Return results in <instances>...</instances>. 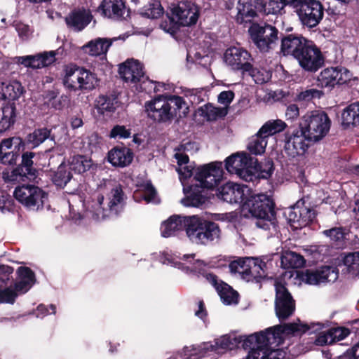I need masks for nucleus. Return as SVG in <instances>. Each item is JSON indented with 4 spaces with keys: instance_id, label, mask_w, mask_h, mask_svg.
<instances>
[{
    "instance_id": "f257e3e1",
    "label": "nucleus",
    "mask_w": 359,
    "mask_h": 359,
    "mask_svg": "<svg viewBox=\"0 0 359 359\" xmlns=\"http://www.w3.org/2000/svg\"><path fill=\"white\" fill-rule=\"evenodd\" d=\"M281 326H273L259 333L249 336L225 334L216 339L214 342H204L197 347L186 348L184 350L185 359H199L211 352L217 353L231 350L241 344L244 349H249L245 359H285L286 353L278 348L284 334L300 330L294 325H288L285 329Z\"/></svg>"
},
{
    "instance_id": "f03ea898",
    "label": "nucleus",
    "mask_w": 359,
    "mask_h": 359,
    "mask_svg": "<svg viewBox=\"0 0 359 359\" xmlns=\"http://www.w3.org/2000/svg\"><path fill=\"white\" fill-rule=\"evenodd\" d=\"M100 194L88 201L87 204L82 201L81 197L74 193L67 199L70 212L74 209L77 201L86 208L87 214L94 219L100 221L110 216L111 214H117L121 204L123 200V194L120 185L114 181L104 180L98 187Z\"/></svg>"
},
{
    "instance_id": "7ed1b4c3",
    "label": "nucleus",
    "mask_w": 359,
    "mask_h": 359,
    "mask_svg": "<svg viewBox=\"0 0 359 359\" xmlns=\"http://www.w3.org/2000/svg\"><path fill=\"white\" fill-rule=\"evenodd\" d=\"M222 176V164L220 162L198 167L194 179L198 184L183 187L185 197L181 200V203L187 207H198L203 204L206 198L198 188L212 189L221 181Z\"/></svg>"
},
{
    "instance_id": "20e7f679",
    "label": "nucleus",
    "mask_w": 359,
    "mask_h": 359,
    "mask_svg": "<svg viewBox=\"0 0 359 359\" xmlns=\"http://www.w3.org/2000/svg\"><path fill=\"white\" fill-rule=\"evenodd\" d=\"M184 229L189 241L198 245L217 242L221 236L217 224L204 220L196 215L185 217Z\"/></svg>"
},
{
    "instance_id": "39448f33",
    "label": "nucleus",
    "mask_w": 359,
    "mask_h": 359,
    "mask_svg": "<svg viewBox=\"0 0 359 359\" xmlns=\"http://www.w3.org/2000/svg\"><path fill=\"white\" fill-rule=\"evenodd\" d=\"M62 82L65 87L69 90L88 93L99 86L100 79L90 70L71 65L65 69Z\"/></svg>"
},
{
    "instance_id": "423d86ee",
    "label": "nucleus",
    "mask_w": 359,
    "mask_h": 359,
    "mask_svg": "<svg viewBox=\"0 0 359 359\" xmlns=\"http://www.w3.org/2000/svg\"><path fill=\"white\" fill-rule=\"evenodd\" d=\"M330 120L326 113L313 111L304 115L299 127L312 141H318L325 137L330 128Z\"/></svg>"
},
{
    "instance_id": "0eeeda50",
    "label": "nucleus",
    "mask_w": 359,
    "mask_h": 359,
    "mask_svg": "<svg viewBox=\"0 0 359 359\" xmlns=\"http://www.w3.org/2000/svg\"><path fill=\"white\" fill-rule=\"evenodd\" d=\"M241 209L245 217L266 219L272 215L273 202L269 196L264 194H255L250 189V194L246 197Z\"/></svg>"
},
{
    "instance_id": "6e6552de",
    "label": "nucleus",
    "mask_w": 359,
    "mask_h": 359,
    "mask_svg": "<svg viewBox=\"0 0 359 359\" xmlns=\"http://www.w3.org/2000/svg\"><path fill=\"white\" fill-rule=\"evenodd\" d=\"M266 264L262 259L254 257L238 258L229 264L232 273H238L246 281H259L265 276Z\"/></svg>"
},
{
    "instance_id": "1a4fd4ad",
    "label": "nucleus",
    "mask_w": 359,
    "mask_h": 359,
    "mask_svg": "<svg viewBox=\"0 0 359 359\" xmlns=\"http://www.w3.org/2000/svg\"><path fill=\"white\" fill-rule=\"evenodd\" d=\"M18 280L14 287L0 289V304H13L18 297V293L27 292L35 283L34 272L28 267H20L18 269Z\"/></svg>"
},
{
    "instance_id": "9d476101",
    "label": "nucleus",
    "mask_w": 359,
    "mask_h": 359,
    "mask_svg": "<svg viewBox=\"0 0 359 359\" xmlns=\"http://www.w3.org/2000/svg\"><path fill=\"white\" fill-rule=\"evenodd\" d=\"M288 325H294L297 328L302 327V329H300L299 331L294 330L292 332L284 334L280 344H282L285 338L288 337L297 336L305 332H309V334L318 332V334L315 339V344L318 346H324L333 343V338H332V337L331 335L330 329L323 331L324 328L328 326L327 323H313L309 325L307 324L301 323L300 320H298L297 322L286 323L284 325H278V326H281L283 327L282 329H285Z\"/></svg>"
},
{
    "instance_id": "9b49d317",
    "label": "nucleus",
    "mask_w": 359,
    "mask_h": 359,
    "mask_svg": "<svg viewBox=\"0 0 359 359\" xmlns=\"http://www.w3.org/2000/svg\"><path fill=\"white\" fill-rule=\"evenodd\" d=\"M13 194L18 201L32 210L42 208L47 198V194L42 189L29 184L17 187Z\"/></svg>"
},
{
    "instance_id": "f8f14e48",
    "label": "nucleus",
    "mask_w": 359,
    "mask_h": 359,
    "mask_svg": "<svg viewBox=\"0 0 359 359\" xmlns=\"http://www.w3.org/2000/svg\"><path fill=\"white\" fill-rule=\"evenodd\" d=\"M118 73L122 79L127 83H136L142 82L144 87H141L144 90H147V88L154 87V90L157 91L156 85L151 81L144 76L142 65L137 60L133 59L128 60L121 64L118 68Z\"/></svg>"
},
{
    "instance_id": "ddd939ff",
    "label": "nucleus",
    "mask_w": 359,
    "mask_h": 359,
    "mask_svg": "<svg viewBox=\"0 0 359 359\" xmlns=\"http://www.w3.org/2000/svg\"><path fill=\"white\" fill-rule=\"evenodd\" d=\"M251 158L246 153H236L225 160V168L246 182H252L255 177L253 168L250 166Z\"/></svg>"
},
{
    "instance_id": "4468645a",
    "label": "nucleus",
    "mask_w": 359,
    "mask_h": 359,
    "mask_svg": "<svg viewBox=\"0 0 359 359\" xmlns=\"http://www.w3.org/2000/svg\"><path fill=\"white\" fill-rule=\"evenodd\" d=\"M251 38L257 47L262 52L274 48L278 42V30L271 26H252L250 29Z\"/></svg>"
},
{
    "instance_id": "2eb2a0df",
    "label": "nucleus",
    "mask_w": 359,
    "mask_h": 359,
    "mask_svg": "<svg viewBox=\"0 0 359 359\" xmlns=\"http://www.w3.org/2000/svg\"><path fill=\"white\" fill-rule=\"evenodd\" d=\"M300 67L306 71L315 72L324 64V57L319 48L309 41L295 58Z\"/></svg>"
},
{
    "instance_id": "dca6fc26",
    "label": "nucleus",
    "mask_w": 359,
    "mask_h": 359,
    "mask_svg": "<svg viewBox=\"0 0 359 359\" xmlns=\"http://www.w3.org/2000/svg\"><path fill=\"white\" fill-rule=\"evenodd\" d=\"M225 63L232 69L241 71L243 75L251 68L253 57L245 48L239 46H232L227 48L224 53Z\"/></svg>"
},
{
    "instance_id": "f3484780",
    "label": "nucleus",
    "mask_w": 359,
    "mask_h": 359,
    "mask_svg": "<svg viewBox=\"0 0 359 359\" xmlns=\"http://www.w3.org/2000/svg\"><path fill=\"white\" fill-rule=\"evenodd\" d=\"M250 194L247 185L229 182L217 189V196L222 201L230 204L243 205L246 197Z\"/></svg>"
},
{
    "instance_id": "a211bd4d",
    "label": "nucleus",
    "mask_w": 359,
    "mask_h": 359,
    "mask_svg": "<svg viewBox=\"0 0 359 359\" xmlns=\"http://www.w3.org/2000/svg\"><path fill=\"white\" fill-rule=\"evenodd\" d=\"M145 111L149 118L158 122H167L174 113L165 95H158L145 103Z\"/></svg>"
},
{
    "instance_id": "6ab92c4d",
    "label": "nucleus",
    "mask_w": 359,
    "mask_h": 359,
    "mask_svg": "<svg viewBox=\"0 0 359 359\" xmlns=\"http://www.w3.org/2000/svg\"><path fill=\"white\" fill-rule=\"evenodd\" d=\"M285 214L287 216L289 224L293 229H299L306 226L316 217L315 210L305 206L304 203L302 201H297Z\"/></svg>"
},
{
    "instance_id": "aec40b11",
    "label": "nucleus",
    "mask_w": 359,
    "mask_h": 359,
    "mask_svg": "<svg viewBox=\"0 0 359 359\" xmlns=\"http://www.w3.org/2000/svg\"><path fill=\"white\" fill-rule=\"evenodd\" d=\"M275 311L279 320L287 319L295 311V303L284 285L276 282Z\"/></svg>"
},
{
    "instance_id": "412c9836",
    "label": "nucleus",
    "mask_w": 359,
    "mask_h": 359,
    "mask_svg": "<svg viewBox=\"0 0 359 359\" xmlns=\"http://www.w3.org/2000/svg\"><path fill=\"white\" fill-rule=\"evenodd\" d=\"M302 23L310 28L319 24L323 17V8L316 0H305L296 11Z\"/></svg>"
},
{
    "instance_id": "4be33fe9",
    "label": "nucleus",
    "mask_w": 359,
    "mask_h": 359,
    "mask_svg": "<svg viewBox=\"0 0 359 359\" xmlns=\"http://www.w3.org/2000/svg\"><path fill=\"white\" fill-rule=\"evenodd\" d=\"M352 74L344 67H327L318 76V86L321 88H332L337 84H343L351 79Z\"/></svg>"
},
{
    "instance_id": "5701e85b",
    "label": "nucleus",
    "mask_w": 359,
    "mask_h": 359,
    "mask_svg": "<svg viewBox=\"0 0 359 359\" xmlns=\"http://www.w3.org/2000/svg\"><path fill=\"white\" fill-rule=\"evenodd\" d=\"M173 18L182 26H191L197 22L199 8L191 1H182L172 8Z\"/></svg>"
},
{
    "instance_id": "b1692460",
    "label": "nucleus",
    "mask_w": 359,
    "mask_h": 359,
    "mask_svg": "<svg viewBox=\"0 0 359 359\" xmlns=\"http://www.w3.org/2000/svg\"><path fill=\"white\" fill-rule=\"evenodd\" d=\"M311 140L300 128L295 130L291 134H287L285 137V151L290 157L302 156L309 147V142Z\"/></svg>"
},
{
    "instance_id": "393cba45",
    "label": "nucleus",
    "mask_w": 359,
    "mask_h": 359,
    "mask_svg": "<svg viewBox=\"0 0 359 359\" xmlns=\"http://www.w3.org/2000/svg\"><path fill=\"white\" fill-rule=\"evenodd\" d=\"M339 277L336 267L325 266L315 271H307L303 276V280L310 285H320L334 282Z\"/></svg>"
},
{
    "instance_id": "a878e982",
    "label": "nucleus",
    "mask_w": 359,
    "mask_h": 359,
    "mask_svg": "<svg viewBox=\"0 0 359 359\" xmlns=\"http://www.w3.org/2000/svg\"><path fill=\"white\" fill-rule=\"evenodd\" d=\"M55 51H45L34 55H25L15 57L17 63L24 65L25 67L32 69H41L48 67L56 60Z\"/></svg>"
},
{
    "instance_id": "bb28decb",
    "label": "nucleus",
    "mask_w": 359,
    "mask_h": 359,
    "mask_svg": "<svg viewBox=\"0 0 359 359\" xmlns=\"http://www.w3.org/2000/svg\"><path fill=\"white\" fill-rule=\"evenodd\" d=\"M190 146L191 143L182 144L176 149L177 151L175 154V158L178 165L177 172H178L179 178L183 187H187V180L193 175L194 172L196 173L198 169V168L195 169L192 165L189 163L188 156L184 153V151L188 149L187 147Z\"/></svg>"
},
{
    "instance_id": "cd10ccee",
    "label": "nucleus",
    "mask_w": 359,
    "mask_h": 359,
    "mask_svg": "<svg viewBox=\"0 0 359 359\" xmlns=\"http://www.w3.org/2000/svg\"><path fill=\"white\" fill-rule=\"evenodd\" d=\"M262 0H238L236 20L239 24L251 22L257 11L261 12Z\"/></svg>"
},
{
    "instance_id": "c85d7f7f",
    "label": "nucleus",
    "mask_w": 359,
    "mask_h": 359,
    "mask_svg": "<svg viewBox=\"0 0 359 359\" xmlns=\"http://www.w3.org/2000/svg\"><path fill=\"white\" fill-rule=\"evenodd\" d=\"M128 37V35L123 34L118 37L113 38H97L94 40H91L88 43L83 46V50L85 53L92 55L98 56L101 55H106L109 47L113 44L114 42L117 40L121 39L125 41Z\"/></svg>"
},
{
    "instance_id": "c756f323",
    "label": "nucleus",
    "mask_w": 359,
    "mask_h": 359,
    "mask_svg": "<svg viewBox=\"0 0 359 359\" xmlns=\"http://www.w3.org/2000/svg\"><path fill=\"white\" fill-rule=\"evenodd\" d=\"M208 280L216 289L222 302L226 305L236 304L238 302V294L231 286L217 279V276L209 273Z\"/></svg>"
},
{
    "instance_id": "7c9ffc66",
    "label": "nucleus",
    "mask_w": 359,
    "mask_h": 359,
    "mask_svg": "<svg viewBox=\"0 0 359 359\" xmlns=\"http://www.w3.org/2000/svg\"><path fill=\"white\" fill-rule=\"evenodd\" d=\"M309 41L301 35L289 34L281 40V51L283 55H290L294 58Z\"/></svg>"
},
{
    "instance_id": "2f4dec72",
    "label": "nucleus",
    "mask_w": 359,
    "mask_h": 359,
    "mask_svg": "<svg viewBox=\"0 0 359 359\" xmlns=\"http://www.w3.org/2000/svg\"><path fill=\"white\" fill-rule=\"evenodd\" d=\"M133 158L131 150L125 147H115L108 152V161L115 167L129 165Z\"/></svg>"
},
{
    "instance_id": "473e14b6",
    "label": "nucleus",
    "mask_w": 359,
    "mask_h": 359,
    "mask_svg": "<svg viewBox=\"0 0 359 359\" xmlns=\"http://www.w3.org/2000/svg\"><path fill=\"white\" fill-rule=\"evenodd\" d=\"M126 10L123 0H103L98 7L104 17L119 19L123 17Z\"/></svg>"
},
{
    "instance_id": "72a5a7b5",
    "label": "nucleus",
    "mask_w": 359,
    "mask_h": 359,
    "mask_svg": "<svg viewBox=\"0 0 359 359\" xmlns=\"http://www.w3.org/2000/svg\"><path fill=\"white\" fill-rule=\"evenodd\" d=\"M93 16L89 10L78 9L72 11L66 18L68 26L76 31L84 29L91 21Z\"/></svg>"
},
{
    "instance_id": "f704fd0d",
    "label": "nucleus",
    "mask_w": 359,
    "mask_h": 359,
    "mask_svg": "<svg viewBox=\"0 0 359 359\" xmlns=\"http://www.w3.org/2000/svg\"><path fill=\"white\" fill-rule=\"evenodd\" d=\"M185 217L173 215L163 222L161 226V236L165 238L175 236L178 231L184 229Z\"/></svg>"
},
{
    "instance_id": "c9c22d12",
    "label": "nucleus",
    "mask_w": 359,
    "mask_h": 359,
    "mask_svg": "<svg viewBox=\"0 0 359 359\" xmlns=\"http://www.w3.org/2000/svg\"><path fill=\"white\" fill-rule=\"evenodd\" d=\"M196 113L207 121H215L225 116L227 114V109L226 108L217 107L208 103L199 107Z\"/></svg>"
},
{
    "instance_id": "e433bc0d",
    "label": "nucleus",
    "mask_w": 359,
    "mask_h": 359,
    "mask_svg": "<svg viewBox=\"0 0 359 359\" xmlns=\"http://www.w3.org/2000/svg\"><path fill=\"white\" fill-rule=\"evenodd\" d=\"M342 125L345 127L359 125V102L351 104L341 114Z\"/></svg>"
},
{
    "instance_id": "4c0bfd02",
    "label": "nucleus",
    "mask_w": 359,
    "mask_h": 359,
    "mask_svg": "<svg viewBox=\"0 0 359 359\" xmlns=\"http://www.w3.org/2000/svg\"><path fill=\"white\" fill-rule=\"evenodd\" d=\"M0 90L2 92L3 98L11 100L18 99L23 93V88L21 83L16 81L2 83Z\"/></svg>"
},
{
    "instance_id": "58836bf2",
    "label": "nucleus",
    "mask_w": 359,
    "mask_h": 359,
    "mask_svg": "<svg viewBox=\"0 0 359 359\" xmlns=\"http://www.w3.org/2000/svg\"><path fill=\"white\" fill-rule=\"evenodd\" d=\"M287 127V124L280 119L269 120L266 121L259 130V135H262L267 139L283 131Z\"/></svg>"
},
{
    "instance_id": "ea45409f",
    "label": "nucleus",
    "mask_w": 359,
    "mask_h": 359,
    "mask_svg": "<svg viewBox=\"0 0 359 359\" xmlns=\"http://www.w3.org/2000/svg\"><path fill=\"white\" fill-rule=\"evenodd\" d=\"M268 143V139L262 135H259V131L252 136L248 144L249 151L255 155H261L264 153Z\"/></svg>"
},
{
    "instance_id": "a19ab883",
    "label": "nucleus",
    "mask_w": 359,
    "mask_h": 359,
    "mask_svg": "<svg viewBox=\"0 0 359 359\" xmlns=\"http://www.w3.org/2000/svg\"><path fill=\"white\" fill-rule=\"evenodd\" d=\"M116 98L100 95L95 101V107L100 114L114 112L116 107Z\"/></svg>"
},
{
    "instance_id": "79ce46f5",
    "label": "nucleus",
    "mask_w": 359,
    "mask_h": 359,
    "mask_svg": "<svg viewBox=\"0 0 359 359\" xmlns=\"http://www.w3.org/2000/svg\"><path fill=\"white\" fill-rule=\"evenodd\" d=\"M69 170L77 173H83L90 169L92 165L91 161L83 156H74L67 165Z\"/></svg>"
},
{
    "instance_id": "37998d69",
    "label": "nucleus",
    "mask_w": 359,
    "mask_h": 359,
    "mask_svg": "<svg viewBox=\"0 0 359 359\" xmlns=\"http://www.w3.org/2000/svg\"><path fill=\"white\" fill-rule=\"evenodd\" d=\"M72 177L68 165L62 163L53 176V182L57 187H63L70 181Z\"/></svg>"
},
{
    "instance_id": "c03bdc74",
    "label": "nucleus",
    "mask_w": 359,
    "mask_h": 359,
    "mask_svg": "<svg viewBox=\"0 0 359 359\" xmlns=\"http://www.w3.org/2000/svg\"><path fill=\"white\" fill-rule=\"evenodd\" d=\"M194 254L184 255L182 257H179L178 262L182 265H186V267L192 272L202 273L205 264L199 259H194Z\"/></svg>"
},
{
    "instance_id": "a18cd8bd",
    "label": "nucleus",
    "mask_w": 359,
    "mask_h": 359,
    "mask_svg": "<svg viewBox=\"0 0 359 359\" xmlns=\"http://www.w3.org/2000/svg\"><path fill=\"white\" fill-rule=\"evenodd\" d=\"M281 262L286 267L293 269L302 267L305 262L302 255L294 252H289L283 255Z\"/></svg>"
},
{
    "instance_id": "49530a36",
    "label": "nucleus",
    "mask_w": 359,
    "mask_h": 359,
    "mask_svg": "<svg viewBox=\"0 0 359 359\" xmlns=\"http://www.w3.org/2000/svg\"><path fill=\"white\" fill-rule=\"evenodd\" d=\"M246 74L250 75L254 81L257 84H262L266 83L271 77V73L264 68H256L251 63V68L250 70L246 71Z\"/></svg>"
},
{
    "instance_id": "de8ad7c7",
    "label": "nucleus",
    "mask_w": 359,
    "mask_h": 359,
    "mask_svg": "<svg viewBox=\"0 0 359 359\" xmlns=\"http://www.w3.org/2000/svg\"><path fill=\"white\" fill-rule=\"evenodd\" d=\"M15 109L11 106L3 108V117L0 121V133L8 130L15 121Z\"/></svg>"
},
{
    "instance_id": "09e8293b",
    "label": "nucleus",
    "mask_w": 359,
    "mask_h": 359,
    "mask_svg": "<svg viewBox=\"0 0 359 359\" xmlns=\"http://www.w3.org/2000/svg\"><path fill=\"white\" fill-rule=\"evenodd\" d=\"M25 144L22 140L18 137H13L3 140L0 143V154L15 149H24Z\"/></svg>"
},
{
    "instance_id": "8fccbe9b",
    "label": "nucleus",
    "mask_w": 359,
    "mask_h": 359,
    "mask_svg": "<svg viewBox=\"0 0 359 359\" xmlns=\"http://www.w3.org/2000/svg\"><path fill=\"white\" fill-rule=\"evenodd\" d=\"M342 262L349 272L353 273H359V252L344 255Z\"/></svg>"
},
{
    "instance_id": "3c124183",
    "label": "nucleus",
    "mask_w": 359,
    "mask_h": 359,
    "mask_svg": "<svg viewBox=\"0 0 359 359\" xmlns=\"http://www.w3.org/2000/svg\"><path fill=\"white\" fill-rule=\"evenodd\" d=\"M102 144V140L97 133H92L83 141V148L90 152L97 151Z\"/></svg>"
},
{
    "instance_id": "603ef678",
    "label": "nucleus",
    "mask_w": 359,
    "mask_h": 359,
    "mask_svg": "<svg viewBox=\"0 0 359 359\" xmlns=\"http://www.w3.org/2000/svg\"><path fill=\"white\" fill-rule=\"evenodd\" d=\"M285 7L284 3L280 0H269L266 3L262 2V8L261 12L266 14H278Z\"/></svg>"
},
{
    "instance_id": "864d4df0",
    "label": "nucleus",
    "mask_w": 359,
    "mask_h": 359,
    "mask_svg": "<svg viewBox=\"0 0 359 359\" xmlns=\"http://www.w3.org/2000/svg\"><path fill=\"white\" fill-rule=\"evenodd\" d=\"M50 136V130L47 128L35 130L28 137V140L34 147H37Z\"/></svg>"
},
{
    "instance_id": "5fc2aeb1",
    "label": "nucleus",
    "mask_w": 359,
    "mask_h": 359,
    "mask_svg": "<svg viewBox=\"0 0 359 359\" xmlns=\"http://www.w3.org/2000/svg\"><path fill=\"white\" fill-rule=\"evenodd\" d=\"M22 172V168L20 167L13 170L6 169L2 172V177L6 182H19L25 176Z\"/></svg>"
},
{
    "instance_id": "6e6d98bb",
    "label": "nucleus",
    "mask_w": 359,
    "mask_h": 359,
    "mask_svg": "<svg viewBox=\"0 0 359 359\" xmlns=\"http://www.w3.org/2000/svg\"><path fill=\"white\" fill-rule=\"evenodd\" d=\"M131 135V130L124 126L116 125L110 132V137L118 139H127Z\"/></svg>"
},
{
    "instance_id": "4d7b16f0",
    "label": "nucleus",
    "mask_w": 359,
    "mask_h": 359,
    "mask_svg": "<svg viewBox=\"0 0 359 359\" xmlns=\"http://www.w3.org/2000/svg\"><path fill=\"white\" fill-rule=\"evenodd\" d=\"M20 150V149H15L13 148L11 151L1 154V163L5 165H12L15 163Z\"/></svg>"
},
{
    "instance_id": "13d9d810",
    "label": "nucleus",
    "mask_w": 359,
    "mask_h": 359,
    "mask_svg": "<svg viewBox=\"0 0 359 359\" xmlns=\"http://www.w3.org/2000/svg\"><path fill=\"white\" fill-rule=\"evenodd\" d=\"M15 29L18 32L19 36L22 40L29 39L33 33L32 29L29 25L22 22H19L15 25Z\"/></svg>"
},
{
    "instance_id": "bf43d9fd",
    "label": "nucleus",
    "mask_w": 359,
    "mask_h": 359,
    "mask_svg": "<svg viewBox=\"0 0 359 359\" xmlns=\"http://www.w3.org/2000/svg\"><path fill=\"white\" fill-rule=\"evenodd\" d=\"M144 199L147 203H157L159 202L156 191L151 184H147L144 187Z\"/></svg>"
},
{
    "instance_id": "052dcab7",
    "label": "nucleus",
    "mask_w": 359,
    "mask_h": 359,
    "mask_svg": "<svg viewBox=\"0 0 359 359\" xmlns=\"http://www.w3.org/2000/svg\"><path fill=\"white\" fill-rule=\"evenodd\" d=\"M330 330L332 338H333V343L345 339L350 334L349 330L344 327L331 328Z\"/></svg>"
},
{
    "instance_id": "680f3d73",
    "label": "nucleus",
    "mask_w": 359,
    "mask_h": 359,
    "mask_svg": "<svg viewBox=\"0 0 359 359\" xmlns=\"http://www.w3.org/2000/svg\"><path fill=\"white\" fill-rule=\"evenodd\" d=\"M321 95V91L314 88H311L301 92L298 95V98L300 100L308 101L313 98H319L320 97Z\"/></svg>"
},
{
    "instance_id": "e2e57ef3",
    "label": "nucleus",
    "mask_w": 359,
    "mask_h": 359,
    "mask_svg": "<svg viewBox=\"0 0 359 359\" xmlns=\"http://www.w3.org/2000/svg\"><path fill=\"white\" fill-rule=\"evenodd\" d=\"M234 98V93L231 90L221 92L217 97L218 102L226 107L231 103Z\"/></svg>"
},
{
    "instance_id": "0e129e2a",
    "label": "nucleus",
    "mask_w": 359,
    "mask_h": 359,
    "mask_svg": "<svg viewBox=\"0 0 359 359\" xmlns=\"http://www.w3.org/2000/svg\"><path fill=\"white\" fill-rule=\"evenodd\" d=\"M13 208V201L10 196H0V210L4 213L11 212Z\"/></svg>"
},
{
    "instance_id": "69168bd1",
    "label": "nucleus",
    "mask_w": 359,
    "mask_h": 359,
    "mask_svg": "<svg viewBox=\"0 0 359 359\" xmlns=\"http://www.w3.org/2000/svg\"><path fill=\"white\" fill-rule=\"evenodd\" d=\"M285 118L287 121H293L296 120L299 116V109L295 104H289L286 107Z\"/></svg>"
},
{
    "instance_id": "338daca9",
    "label": "nucleus",
    "mask_w": 359,
    "mask_h": 359,
    "mask_svg": "<svg viewBox=\"0 0 359 359\" xmlns=\"http://www.w3.org/2000/svg\"><path fill=\"white\" fill-rule=\"evenodd\" d=\"M169 103H173L176 107L175 109H187L188 107L183 97L177 95H165Z\"/></svg>"
},
{
    "instance_id": "774afa93",
    "label": "nucleus",
    "mask_w": 359,
    "mask_h": 359,
    "mask_svg": "<svg viewBox=\"0 0 359 359\" xmlns=\"http://www.w3.org/2000/svg\"><path fill=\"white\" fill-rule=\"evenodd\" d=\"M324 234L332 241H339L344 238V233L341 228H333L324 231Z\"/></svg>"
}]
</instances>
